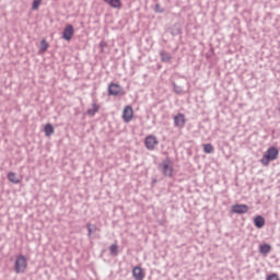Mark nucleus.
I'll return each instance as SVG.
<instances>
[{"instance_id": "423d86ee", "label": "nucleus", "mask_w": 280, "mask_h": 280, "mask_svg": "<svg viewBox=\"0 0 280 280\" xmlns=\"http://www.w3.org/2000/svg\"><path fill=\"white\" fill-rule=\"evenodd\" d=\"M73 34H75V30L73 28V25L68 24L66 25V27L63 28L62 32V37L63 40H71V38H73Z\"/></svg>"}, {"instance_id": "412c9836", "label": "nucleus", "mask_w": 280, "mask_h": 280, "mask_svg": "<svg viewBox=\"0 0 280 280\" xmlns=\"http://www.w3.org/2000/svg\"><path fill=\"white\" fill-rule=\"evenodd\" d=\"M49 49V43L46 39H42L39 51H47Z\"/></svg>"}, {"instance_id": "ddd939ff", "label": "nucleus", "mask_w": 280, "mask_h": 280, "mask_svg": "<svg viewBox=\"0 0 280 280\" xmlns=\"http://www.w3.org/2000/svg\"><path fill=\"white\" fill-rule=\"evenodd\" d=\"M272 250V246L270 244H261L259 245V253L260 255H268Z\"/></svg>"}, {"instance_id": "bb28decb", "label": "nucleus", "mask_w": 280, "mask_h": 280, "mask_svg": "<svg viewBox=\"0 0 280 280\" xmlns=\"http://www.w3.org/2000/svg\"><path fill=\"white\" fill-rule=\"evenodd\" d=\"M100 47L104 49V47H108V44L106 42H101Z\"/></svg>"}, {"instance_id": "f8f14e48", "label": "nucleus", "mask_w": 280, "mask_h": 280, "mask_svg": "<svg viewBox=\"0 0 280 280\" xmlns=\"http://www.w3.org/2000/svg\"><path fill=\"white\" fill-rule=\"evenodd\" d=\"M160 58L162 62H172V55L165 50L160 51Z\"/></svg>"}, {"instance_id": "aec40b11", "label": "nucleus", "mask_w": 280, "mask_h": 280, "mask_svg": "<svg viewBox=\"0 0 280 280\" xmlns=\"http://www.w3.org/2000/svg\"><path fill=\"white\" fill-rule=\"evenodd\" d=\"M86 229H88L89 237H91L92 233H95V231H97V226H95V225H93L91 223L86 224Z\"/></svg>"}, {"instance_id": "dca6fc26", "label": "nucleus", "mask_w": 280, "mask_h": 280, "mask_svg": "<svg viewBox=\"0 0 280 280\" xmlns=\"http://www.w3.org/2000/svg\"><path fill=\"white\" fill-rule=\"evenodd\" d=\"M110 8H121V0H104Z\"/></svg>"}, {"instance_id": "f3484780", "label": "nucleus", "mask_w": 280, "mask_h": 280, "mask_svg": "<svg viewBox=\"0 0 280 280\" xmlns=\"http://www.w3.org/2000/svg\"><path fill=\"white\" fill-rule=\"evenodd\" d=\"M8 178L10 183H13L14 185H19V183H21V180L16 178V173L14 172L8 173Z\"/></svg>"}, {"instance_id": "0eeeda50", "label": "nucleus", "mask_w": 280, "mask_h": 280, "mask_svg": "<svg viewBox=\"0 0 280 280\" xmlns=\"http://www.w3.org/2000/svg\"><path fill=\"white\" fill-rule=\"evenodd\" d=\"M144 144L147 150H154L156 145H159V140L156 139V136H148L144 139Z\"/></svg>"}, {"instance_id": "4468645a", "label": "nucleus", "mask_w": 280, "mask_h": 280, "mask_svg": "<svg viewBox=\"0 0 280 280\" xmlns=\"http://www.w3.org/2000/svg\"><path fill=\"white\" fill-rule=\"evenodd\" d=\"M44 132H45L46 137H51V135H54V132H55L54 125H51L49 122L46 124L44 127Z\"/></svg>"}, {"instance_id": "2eb2a0df", "label": "nucleus", "mask_w": 280, "mask_h": 280, "mask_svg": "<svg viewBox=\"0 0 280 280\" xmlns=\"http://www.w3.org/2000/svg\"><path fill=\"white\" fill-rule=\"evenodd\" d=\"M86 113L90 117H95V113H100V105H96L95 103H93L92 108L88 109Z\"/></svg>"}, {"instance_id": "393cba45", "label": "nucleus", "mask_w": 280, "mask_h": 280, "mask_svg": "<svg viewBox=\"0 0 280 280\" xmlns=\"http://www.w3.org/2000/svg\"><path fill=\"white\" fill-rule=\"evenodd\" d=\"M154 12H156L158 14H163V12H165V9L161 8V4H155L154 8Z\"/></svg>"}, {"instance_id": "cd10ccee", "label": "nucleus", "mask_w": 280, "mask_h": 280, "mask_svg": "<svg viewBox=\"0 0 280 280\" xmlns=\"http://www.w3.org/2000/svg\"><path fill=\"white\" fill-rule=\"evenodd\" d=\"M153 183H156V179H154Z\"/></svg>"}, {"instance_id": "6ab92c4d", "label": "nucleus", "mask_w": 280, "mask_h": 280, "mask_svg": "<svg viewBox=\"0 0 280 280\" xmlns=\"http://www.w3.org/2000/svg\"><path fill=\"white\" fill-rule=\"evenodd\" d=\"M171 34H172V36H178L180 34V24H175L171 28Z\"/></svg>"}, {"instance_id": "7ed1b4c3", "label": "nucleus", "mask_w": 280, "mask_h": 280, "mask_svg": "<svg viewBox=\"0 0 280 280\" xmlns=\"http://www.w3.org/2000/svg\"><path fill=\"white\" fill-rule=\"evenodd\" d=\"M14 270L16 275L25 273L27 270V258L24 255H19L14 262Z\"/></svg>"}, {"instance_id": "5701e85b", "label": "nucleus", "mask_w": 280, "mask_h": 280, "mask_svg": "<svg viewBox=\"0 0 280 280\" xmlns=\"http://www.w3.org/2000/svg\"><path fill=\"white\" fill-rule=\"evenodd\" d=\"M173 90L176 95H180L183 93V86L177 85L176 83H173Z\"/></svg>"}, {"instance_id": "39448f33", "label": "nucleus", "mask_w": 280, "mask_h": 280, "mask_svg": "<svg viewBox=\"0 0 280 280\" xmlns=\"http://www.w3.org/2000/svg\"><path fill=\"white\" fill-rule=\"evenodd\" d=\"M248 205L246 203H236L231 208L232 213H237L238 215H244V213H248Z\"/></svg>"}, {"instance_id": "a878e982", "label": "nucleus", "mask_w": 280, "mask_h": 280, "mask_svg": "<svg viewBox=\"0 0 280 280\" xmlns=\"http://www.w3.org/2000/svg\"><path fill=\"white\" fill-rule=\"evenodd\" d=\"M266 280H279V276L277 273H271L267 276Z\"/></svg>"}, {"instance_id": "6e6552de", "label": "nucleus", "mask_w": 280, "mask_h": 280, "mask_svg": "<svg viewBox=\"0 0 280 280\" xmlns=\"http://www.w3.org/2000/svg\"><path fill=\"white\" fill-rule=\"evenodd\" d=\"M135 115V112L132 110L131 106H126L122 112V118L126 124H129V121H132V117Z\"/></svg>"}, {"instance_id": "f257e3e1", "label": "nucleus", "mask_w": 280, "mask_h": 280, "mask_svg": "<svg viewBox=\"0 0 280 280\" xmlns=\"http://www.w3.org/2000/svg\"><path fill=\"white\" fill-rule=\"evenodd\" d=\"M277 159H279V149H277L276 147H270L260 159V163L265 167H268V165H270V162L277 161Z\"/></svg>"}, {"instance_id": "a211bd4d", "label": "nucleus", "mask_w": 280, "mask_h": 280, "mask_svg": "<svg viewBox=\"0 0 280 280\" xmlns=\"http://www.w3.org/2000/svg\"><path fill=\"white\" fill-rule=\"evenodd\" d=\"M109 250L110 255H113L114 257H117L119 255V246H117V244L110 245Z\"/></svg>"}, {"instance_id": "b1692460", "label": "nucleus", "mask_w": 280, "mask_h": 280, "mask_svg": "<svg viewBox=\"0 0 280 280\" xmlns=\"http://www.w3.org/2000/svg\"><path fill=\"white\" fill-rule=\"evenodd\" d=\"M43 0H33L32 10H38Z\"/></svg>"}, {"instance_id": "20e7f679", "label": "nucleus", "mask_w": 280, "mask_h": 280, "mask_svg": "<svg viewBox=\"0 0 280 280\" xmlns=\"http://www.w3.org/2000/svg\"><path fill=\"white\" fill-rule=\"evenodd\" d=\"M108 95H113L114 97H119L121 95H126L124 92V88L117 83H110L108 85Z\"/></svg>"}, {"instance_id": "f03ea898", "label": "nucleus", "mask_w": 280, "mask_h": 280, "mask_svg": "<svg viewBox=\"0 0 280 280\" xmlns=\"http://www.w3.org/2000/svg\"><path fill=\"white\" fill-rule=\"evenodd\" d=\"M159 168L166 178H172V176H174V166H172V160H170V158L163 160Z\"/></svg>"}, {"instance_id": "9d476101", "label": "nucleus", "mask_w": 280, "mask_h": 280, "mask_svg": "<svg viewBox=\"0 0 280 280\" xmlns=\"http://www.w3.org/2000/svg\"><path fill=\"white\" fill-rule=\"evenodd\" d=\"M132 277L135 280H143L145 279V272H143L141 267H135L132 269Z\"/></svg>"}, {"instance_id": "4be33fe9", "label": "nucleus", "mask_w": 280, "mask_h": 280, "mask_svg": "<svg viewBox=\"0 0 280 280\" xmlns=\"http://www.w3.org/2000/svg\"><path fill=\"white\" fill-rule=\"evenodd\" d=\"M203 152L206 154H211L213 152V144L208 143L203 145Z\"/></svg>"}, {"instance_id": "9b49d317", "label": "nucleus", "mask_w": 280, "mask_h": 280, "mask_svg": "<svg viewBox=\"0 0 280 280\" xmlns=\"http://www.w3.org/2000/svg\"><path fill=\"white\" fill-rule=\"evenodd\" d=\"M254 226H256V229H264V226H266V219L261 215L255 217Z\"/></svg>"}, {"instance_id": "1a4fd4ad", "label": "nucleus", "mask_w": 280, "mask_h": 280, "mask_svg": "<svg viewBox=\"0 0 280 280\" xmlns=\"http://www.w3.org/2000/svg\"><path fill=\"white\" fill-rule=\"evenodd\" d=\"M185 114H177L174 117V126L175 128H185Z\"/></svg>"}]
</instances>
